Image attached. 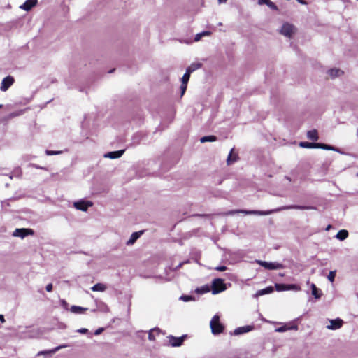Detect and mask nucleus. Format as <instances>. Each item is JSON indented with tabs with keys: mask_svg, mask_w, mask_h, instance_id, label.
Segmentation results:
<instances>
[{
	"mask_svg": "<svg viewBox=\"0 0 358 358\" xmlns=\"http://www.w3.org/2000/svg\"><path fill=\"white\" fill-rule=\"evenodd\" d=\"M291 209H295V210H311L314 209L313 207L311 206H299V205H292V206H282L279 208L273 209L270 210H234L229 211L225 213L227 215H232L237 213H243L245 215H268L274 213L279 212L280 210H291Z\"/></svg>",
	"mask_w": 358,
	"mask_h": 358,
	"instance_id": "obj_1",
	"label": "nucleus"
},
{
	"mask_svg": "<svg viewBox=\"0 0 358 358\" xmlns=\"http://www.w3.org/2000/svg\"><path fill=\"white\" fill-rule=\"evenodd\" d=\"M296 31V28L292 24L284 22L279 29V33L289 38H291Z\"/></svg>",
	"mask_w": 358,
	"mask_h": 358,
	"instance_id": "obj_2",
	"label": "nucleus"
},
{
	"mask_svg": "<svg viewBox=\"0 0 358 358\" xmlns=\"http://www.w3.org/2000/svg\"><path fill=\"white\" fill-rule=\"evenodd\" d=\"M210 329L213 334H218L222 332L224 326L220 322L218 315H215L210 323Z\"/></svg>",
	"mask_w": 358,
	"mask_h": 358,
	"instance_id": "obj_3",
	"label": "nucleus"
},
{
	"mask_svg": "<svg viewBox=\"0 0 358 358\" xmlns=\"http://www.w3.org/2000/svg\"><path fill=\"white\" fill-rule=\"evenodd\" d=\"M227 289L224 280L221 278L215 279L212 282V293L217 294L224 291Z\"/></svg>",
	"mask_w": 358,
	"mask_h": 358,
	"instance_id": "obj_4",
	"label": "nucleus"
},
{
	"mask_svg": "<svg viewBox=\"0 0 358 358\" xmlns=\"http://www.w3.org/2000/svg\"><path fill=\"white\" fill-rule=\"evenodd\" d=\"M256 262L259 265H260L268 270H277V269H281V268H284V266L282 264H280L278 262H268L262 261V260H257Z\"/></svg>",
	"mask_w": 358,
	"mask_h": 358,
	"instance_id": "obj_5",
	"label": "nucleus"
},
{
	"mask_svg": "<svg viewBox=\"0 0 358 358\" xmlns=\"http://www.w3.org/2000/svg\"><path fill=\"white\" fill-rule=\"evenodd\" d=\"M275 289L278 292H282L285 290H294L296 292H299L301 290V287L295 284L291 285H285V284H275Z\"/></svg>",
	"mask_w": 358,
	"mask_h": 358,
	"instance_id": "obj_6",
	"label": "nucleus"
},
{
	"mask_svg": "<svg viewBox=\"0 0 358 358\" xmlns=\"http://www.w3.org/2000/svg\"><path fill=\"white\" fill-rule=\"evenodd\" d=\"M34 231L31 229H25V228H21V229H16L13 233V236L15 237H20L21 238H24V237L29 236V235H33Z\"/></svg>",
	"mask_w": 358,
	"mask_h": 358,
	"instance_id": "obj_7",
	"label": "nucleus"
},
{
	"mask_svg": "<svg viewBox=\"0 0 358 358\" xmlns=\"http://www.w3.org/2000/svg\"><path fill=\"white\" fill-rule=\"evenodd\" d=\"M343 321L340 318L329 320L326 327L330 330H336L340 329L343 326Z\"/></svg>",
	"mask_w": 358,
	"mask_h": 358,
	"instance_id": "obj_8",
	"label": "nucleus"
},
{
	"mask_svg": "<svg viewBox=\"0 0 358 358\" xmlns=\"http://www.w3.org/2000/svg\"><path fill=\"white\" fill-rule=\"evenodd\" d=\"M93 205L91 201H78L73 203V206L77 209L82 211H87L88 208Z\"/></svg>",
	"mask_w": 358,
	"mask_h": 358,
	"instance_id": "obj_9",
	"label": "nucleus"
},
{
	"mask_svg": "<svg viewBox=\"0 0 358 358\" xmlns=\"http://www.w3.org/2000/svg\"><path fill=\"white\" fill-rule=\"evenodd\" d=\"M14 83L13 77L10 76H8L5 78L3 79L1 85V90L2 92L6 91Z\"/></svg>",
	"mask_w": 358,
	"mask_h": 358,
	"instance_id": "obj_10",
	"label": "nucleus"
},
{
	"mask_svg": "<svg viewBox=\"0 0 358 358\" xmlns=\"http://www.w3.org/2000/svg\"><path fill=\"white\" fill-rule=\"evenodd\" d=\"M185 336L181 337H174L173 336H169L167 337L169 339V344L173 347H178L180 346L184 341Z\"/></svg>",
	"mask_w": 358,
	"mask_h": 358,
	"instance_id": "obj_11",
	"label": "nucleus"
},
{
	"mask_svg": "<svg viewBox=\"0 0 358 358\" xmlns=\"http://www.w3.org/2000/svg\"><path fill=\"white\" fill-rule=\"evenodd\" d=\"M327 74L330 78L334 79L335 78L342 76L343 74V71L340 69L333 68L329 69L327 71Z\"/></svg>",
	"mask_w": 358,
	"mask_h": 358,
	"instance_id": "obj_12",
	"label": "nucleus"
},
{
	"mask_svg": "<svg viewBox=\"0 0 358 358\" xmlns=\"http://www.w3.org/2000/svg\"><path fill=\"white\" fill-rule=\"evenodd\" d=\"M37 0H27L23 4L20 6V8L26 11H29L37 4Z\"/></svg>",
	"mask_w": 358,
	"mask_h": 358,
	"instance_id": "obj_13",
	"label": "nucleus"
},
{
	"mask_svg": "<svg viewBox=\"0 0 358 358\" xmlns=\"http://www.w3.org/2000/svg\"><path fill=\"white\" fill-rule=\"evenodd\" d=\"M66 345H62L57 346L52 350L40 351L37 353V356L52 355L55 354L56 352H57L58 350H59L60 349L66 348Z\"/></svg>",
	"mask_w": 358,
	"mask_h": 358,
	"instance_id": "obj_14",
	"label": "nucleus"
},
{
	"mask_svg": "<svg viewBox=\"0 0 358 358\" xmlns=\"http://www.w3.org/2000/svg\"><path fill=\"white\" fill-rule=\"evenodd\" d=\"M124 150H117V151H113L107 152L104 155L105 158H110V159H117L122 157V155L124 154Z\"/></svg>",
	"mask_w": 358,
	"mask_h": 358,
	"instance_id": "obj_15",
	"label": "nucleus"
},
{
	"mask_svg": "<svg viewBox=\"0 0 358 358\" xmlns=\"http://www.w3.org/2000/svg\"><path fill=\"white\" fill-rule=\"evenodd\" d=\"M252 329H253V327L250 326V325L238 327L234 330V335H240V334H242L244 333L249 332V331H252Z\"/></svg>",
	"mask_w": 358,
	"mask_h": 358,
	"instance_id": "obj_16",
	"label": "nucleus"
},
{
	"mask_svg": "<svg viewBox=\"0 0 358 358\" xmlns=\"http://www.w3.org/2000/svg\"><path fill=\"white\" fill-rule=\"evenodd\" d=\"M142 234H143L142 231L132 233L129 239L127 241L126 244L127 245H132L137 241V239L141 236V235Z\"/></svg>",
	"mask_w": 358,
	"mask_h": 358,
	"instance_id": "obj_17",
	"label": "nucleus"
},
{
	"mask_svg": "<svg viewBox=\"0 0 358 358\" xmlns=\"http://www.w3.org/2000/svg\"><path fill=\"white\" fill-rule=\"evenodd\" d=\"M238 159V155L234 152V149H231L227 159V164L228 165H231V164L236 162Z\"/></svg>",
	"mask_w": 358,
	"mask_h": 358,
	"instance_id": "obj_18",
	"label": "nucleus"
},
{
	"mask_svg": "<svg viewBox=\"0 0 358 358\" xmlns=\"http://www.w3.org/2000/svg\"><path fill=\"white\" fill-rule=\"evenodd\" d=\"M108 287L106 285L103 283H97L91 287L92 291L93 292H103L107 289Z\"/></svg>",
	"mask_w": 358,
	"mask_h": 358,
	"instance_id": "obj_19",
	"label": "nucleus"
},
{
	"mask_svg": "<svg viewBox=\"0 0 358 358\" xmlns=\"http://www.w3.org/2000/svg\"><path fill=\"white\" fill-rule=\"evenodd\" d=\"M291 329L297 330L298 327L296 325H289V326L284 325V326H282L280 327L275 329V331L281 333V332H285L287 330H291Z\"/></svg>",
	"mask_w": 358,
	"mask_h": 358,
	"instance_id": "obj_20",
	"label": "nucleus"
},
{
	"mask_svg": "<svg viewBox=\"0 0 358 358\" xmlns=\"http://www.w3.org/2000/svg\"><path fill=\"white\" fill-rule=\"evenodd\" d=\"M202 66V64L199 62H193L187 68V70L188 72H190L191 73L194 72V71L200 69Z\"/></svg>",
	"mask_w": 358,
	"mask_h": 358,
	"instance_id": "obj_21",
	"label": "nucleus"
},
{
	"mask_svg": "<svg viewBox=\"0 0 358 358\" xmlns=\"http://www.w3.org/2000/svg\"><path fill=\"white\" fill-rule=\"evenodd\" d=\"M70 310L73 313L83 314L87 310V308L78 306H72Z\"/></svg>",
	"mask_w": 358,
	"mask_h": 358,
	"instance_id": "obj_22",
	"label": "nucleus"
},
{
	"mask_svg": "<svg viewBox=\"0 0 358 358\" xmlns=\"http://www.w3.org/2000/svg\"><path fill=\"white\" fill-rule=\"evenodd\" d=\"M307 137L312 141H317L319 138L318 132L316 129L310 130L307 132Z\"/></svg>",
	"mask_w": 358,
	"mask_h": 358,
	"instance_id": "obj_23",
	"label": "nucleus"
},
{
	"mask_svg": "<svg viewBox=\"0 0 358 358\" xmlns=\"http://www.w3.org/2000/svg\"><path fill=\"white\" fill-rule=\"evenodd\" d=\"M312 294L314 296L315 299H320L322 296L321 290L319 289L315 284H311L310 285Z\"/></svg>",
	"mask_w": 358,
	"mask_h": 358,
	"instance_id": "obj_24",
	"label": "nucleus"
},
{
	"mask_svg": "<svg viewBox=\"0 0 358 358\" xmlns=\"http://www.w3.org/2000/svg\"><path fill=\"white\" fill-rule=\"evenodd\" d=\"M348 236V232L345 229L340 230L336 235V238L340 241H343Z\"/></svg>",
	"mask_w": 358,
	"mask_h": 358,
	"instance_id": "obj_25",
	"label": "nucleus"
},
{
	"mask_svg": "<svg viewBox=\"0 0 358 358\" xmlns=\"http://www.w3.org/2000/svg\"><path fill=\"white\" fill-rule=\"evenodd\" d=\"M211 35V32L208 31H205L201 33H198L195 35L194 41H199L203 36H210Z\"/></svg>",
	"mask_w": 358,
	"mask_h": 358,
	"instance_id": "obj_26",
	"label": "nucleus"
},
{
	"mask_svg": "<svg viewBox=\"0 0 358 358\" xmlns=\"http://www.w3.org/2000/svg\"><path fill=\"white\" fill-rule=\"evenodd\" d=\"M217 140V137L215 136H203L202 138H201L200 139V142L203 143H206V142H214Z\"/></svg>",
	"mask_w": 358,
	"mask_h": 358,
	"instance_id": "obj_27",
	"label": "nucleus"
},
{
	"mask_svg": "<svg viewBox=\"0 0 358 358\" xmlns=\"http://www.w3.org/2000/svg\"><path fill=\"white\" fill-rule=\"evenodd\" d=\"M159 329L155 328L151 329L148 333V339L150 341H155V334H159Z\"/></svg>",
	"mask_w": 358,
	"mask_h": 358,
	"instance_id": "obj_28",
	"label": "nucleus"
},
{
	"mask_svg": "<svg viewBox=\"0 0 358 358\" xmlns=\"http://www.w3.org/2000/svg\"><path fill=\"white\" fill-rule=\"evenodd\" d=\"M299 145L304 148H317V143H315L301 142Z\"/></svg>",
	"mask_w": 358,
	"mask_h": 358,
	"instance_id": "obj_29",
	"label": "nucleus"
},
{
	"mask_svg": "<svg viewBox=\"0 0 358 358\" xmlns=\"http://www.w3.org/2000/svg\"><path fill=\"white\" fill-rule=\"evenodd\" d=\"M273 291V289L272 287H268L266 289H261L258 291L256 294L257 296H262L266 294H270Z\"/></svg>",
	"mask_w": 358,
	"mask_h": 358,
	"instance_id": "obj_30",
	"label": "nucleus"
},
{
	"mask_svg": "<svg viewBox=\"0 0 358 358\" xmlns=\"http://www.w3.org/2000/svg\"><path fill=\"white\" fill-rule=\"evenodd\" d=\"M317 148H321L328 150H336V149L334 147L324 143H317Z\"/></svg>",
	"mask_w": 358,
	"mask_h": 358,
	"instance_id": "obj_31",
	"label": "nucleus"
},
{
	"mask_svg": "<svg viewBox=\"0 0 358 358\" xmlns=\"http://www.w3.org/2000/svg\"><path fill=\"white\" fill-rule=\"evenodd\" d=\"M210 287L208 285H204L199 287L196 289V292L198 294H204L210 292Z\"/></svg>",
	"mask_w": 358,
	"mask_h": 358,
	"instance_id": "obj_32",
	"label": "nucleus"
},
{
	"mask_svg": "<svg viewBox=\"0 0 358 358\" xmlns=\"http://www.w3.org/2000/svg\"><path fill=\"white\" fill-rule=\"evenodd\" d=\"M190 75H191V73L188 72L187 70L186 69V72L185 73V74L182 77L181 82L182 83L187 84V83H188V81L189 80V78H190Z\"/></svg>",
	"mask_w": 358,
	"mask_h": 358,
	"instance_id": "obj_33",
	"label": "nucleus"
},
{
	"mask_svg": "<svg viewBox=\"0 0 358 358\" xmlns=\"http://www.w3.org/2000/svg\"><path fill=\"white\" fill-rule=\"evenodd\" d=\"M335 276H336V271H331L329 272V273L327 276V278L331 282H333L334 281Z\"/></svg>",
	"mask_w": 358,
	"mask_h": 358,
	"instance_id": "obj_34",
	"label": "nucleus"
},
{
	"mask_svg": "<svg viewBox=\"0 0 358 358\" xmlns=\"http://www.w3.org/2000/svg\"><path fill=\"white\" fill-rule=\"evenodd\" d=\"M266 5L270 8H271L272 10H278V7L272 1H268Z\"/></svg>",
	"mask_w": 358,
	"mask_h": 358,
	"instance_id": "obj_35",
	"label": "nucleus"
},
{
	"mask_svg": "<svg viewBox=\"0 0 358 358\" xmlns=\"http://www.w3.org/2000/svg\"><path fill=\"white\" fill-rule=\"evenodd\" d=\"M187 84L182 83V84L180 85L181 96H182L184 95V94L187 90Z\"/></svg>",
	"mask_w": 358,
	"mask_h": 358,
	"instance_id": "obj_36",
	"label": "nucleus"
},
{
	"mask_svg": "<svg viewBox=\"0 0 358 358\" xmlns=\"http://www.w3.org/2000/svg\"><path fill=\"white\" fill-rule=\"evenodd\" d=\"M180 299L184 301H192V300H194V298L192 296H180Z\"/></svg>",
	"mask_w": 358,
	"mask_h": 358,
	"instance_id": "obj_37",
	"label": "nucleus"
},
{
	"mask_svg": "<svg viewBox=\"0 0 358 358\" xmlns=\"http://www.w3.org/2000/svg\"><path fill=\"white\" fill-rule=\"evenodd\" d=\"M46 154L48 155H58L62 153V151H52V150H46Z\"/></svg>",
	"mask_w": 358,
	"mask_h": 358,
	"instance_id": "obj_38",
	"label": "nucleus"
},
{
	"mask_svg": "<svg viewBox=\"0 0 358 358\" xmlns=\"http://www.w3.org/2000/svg\"><path fill=\"white\" fill-rule=\"evenodd\" d=\"M77 332L80 334H86L88 332V329L86 328H81L77 330Z\"/></svg>",
	"mask_w": 358,
	"mask_h": 358,
	"instance_id": "obj_39",
	"label": "nucleus"
},
{
	"mask_svg": "<svg viewBox=\"0 0 358 358\" xmlns=\"http://www.w3.org/2000/svg\"><path fill=\"white\" fill-rule=\"evenodd\" d=\"M215 270L218 271H224L227 270V267L224 266H217L215 268Z\"/></svg>",
	"mask_w": 358,
	"mask_h": 358,
	"instance_id": "obj_40",
	"label": "nucleus"
},
{
	"mask_svg": "<svg viewBox=\"0 0 358 358\" xmlns=\"http://www.w3.org/2000/svg\"><path fill=\"white\" fill-rule=\"evenodd\" d=\"M103 330L104 329L103 327H100L95 331L94 334L99 335L103 331Z\"/></svg>",
	"mask_w": 358,
	"mask_h": 358,
	"instance_id": "obj_41",
	"label": "nucleus"
},
{
	"mask_svg": "<svg viewBox=\"0 0 358 358\" xmlns=\"http://www.w3.org/2000/svg\"><path fill=\"white\" fill-rule=\"evenodd\" d=\"M52 287H53L52 284H51V283L48 284L45 287L46 291L49 292H51L52 290Z\"/></svg>",
	"mask_w": 358,
	"mask_h": 358,
	"instance_id": "obj_42",
	"label": "nucleus"
},
{
	"mask_svg": "<svg viewBox=\"0 0 358 358\" xmlns=\"http://www.w3.org/2000/svg\"><path fill=\"white\" fill-rule=\"evenodd\" d=\"M268 1V0H259V1H258V3H259V5H262V4H266V3H267Z\"/></svg>",
	"mask_w": 358,
	"mask_h": 358,
	"instance_id": "obj_43",
	"label": "nucleus"
},
{
	"mask_svg": "<svg viewBox=\"0 0 358 358\" xmlns=\"http://www.w3.org/2000/svg\"><path fill=\"white\" fill-rule=\"evenodd\" d=\"M228 0H217L219 4L225 3Z\"/></svg>",
	"mask_w": 358,
	"mask_h": 358,
	"instance_id": "obj_44",
	"label": "nucleus"
},
{
	"mask_svg": "<svg viewBox=\"0 0 358 358\" xmlns=\"http://www.w3.org/2000/svg\"><path fill=\"white\" fill-rule=\"evenodd\" d=\"M0 321L3 323L5 322V319L3 315H0Z\"/></svg>",
	"mask_w": 358,
	"mask_h": 358,
	"instance_id": "obj_45",
	"label": "nucleus"
},
{
	"mask_svg": "<svg viewBox=\"0 0 358 358\" xmlns=\"http://www.w3.org/2000/svg\"><path fill=\"white\" fill-rule=\"evenodd\" d=\"M296 1L301 4H306V2L303 0H296Z\"/></svg>",
	"mask_w": 358,
	"mask_h": 358,
	"instance_id": "obj_46",
	"label": "nucleus"
},
{
	"mask_svg": "<svg viewBox=\"0 0 358 358\" xmlns=\"http://www.w3.org/2000/svg\"><path fill=\"white\" fill-rule=\"evenodd\" d=\"M331 227V225H329L327 227V230H329Z\"/></svg>",
	"mask_w": 358,
	"mask_h": 358,
	"instance_id": "obj_47",
	"label": "nucleus"
},
{
	"mask_svg": "<svg viewBox=\"0 0 358 358\" xmlns=\"http://www.w3.org/2000/svg\"><path fill=\"white\" fill-rule=\"evenodd\" d=\"M62 303H63L64 304H66V303L65 301H62Z\"/></svg>",
	"mask_w": 358,
	"mask_h": 358,
	"instance_id": "obj_48",
	"label": "nucleus"
},
{
	"mask_svg": "<svg viewBox=\"0 0 358 358\" xmlns=\"http://www.w3.org/2000/svg\"><path fill=\"white\" fill-rule=\"evenodd\" d=\"M106 311H109V308H106Z\"/></svg>",
	"mask_w": 358,
	"mask_h": 358,
	"instance_id": "obj_49",
	"label": "nucleus"
},
{
	"mask_svg": "<svg viewBox=\"0 0 358 358\" xmlns=\"http://www.w3.org/2000/svg\"><path fill=\"white\" fill-rule=\"evenodd\" d=\"M2 107V105H0V108Z\"/></svg>",
	"mask_w": 358,
	"mask_h": 358,
	"instance_id": "obj_50",
	"label": "nucleus"
}]
</instances>
